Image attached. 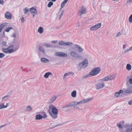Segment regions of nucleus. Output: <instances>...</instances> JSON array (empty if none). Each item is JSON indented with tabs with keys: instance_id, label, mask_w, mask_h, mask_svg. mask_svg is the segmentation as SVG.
Segmentation results:
<instances>
[{
	"instance_id": "1",
	"label": "nucleus",
	"mask_w": 132,
	"mask_h": 132,
	"mask_svg": "<svg viewBox=\"0 0 132 132\" xmlns=\"http://www.w3.org/2000/svg\"><path fill=\"white\" fill-rule=\"evenodd\" d=\"M14 47L13 45H11L9 47L7 48H2V50L4 53H11L14 52L16 51L18 49V48H16L15 49H12Z\"/></svg>"
},
{
	"instance_id": "2",
	"label": "nucleus",
	"mask_w": 132,
	"mask_h": 132,
	"mask_svg": "<svg viewBox=\"0 0 132 132\" xmlns=\"http://www.w3.org/2000/svg\"><path fill=\"white\" fill-rule=\"evenodd\" d=\"M101 71V69L99 67H97L93 69L90 72L92 76H95L100 73Z\"/></svg>"
},
{
	"instance_id": "3",
	"label": "nucleus",
	"mask_w": 132,
	"mask_h": 132,
	"mask_svg": "<svg viewBox=\"0 0 132 132\" xmlns=\"http://www.w3.org/2000/svg\"><path fill=\"white\" fill-rule=\"evenodd\" d=\"M102 80V79L100 80L96 85V87L97 89H101L105 87V83Z\"/></svg>"
},
{
	"instance_id": "4",
	"label": "nucleus",
	"mask_w": 132,
	"mask_h": 132,
	"mask_svg": "<svg viewBox=\"0 0 132 132\" xmlns=\"http://www.w3.org/2000/svg\"><path fill=\"white\" fill-rule=\"evenodd\" d=\"M127 89L123 88V93L125 94H130L132 93V85H126Z\"/></svg>"
},
{
	"instance_id": "5",
	"label": "nucleus",
	"mask_w": 132,
	"mask_h": 132,
	"mask_svg": "<svg viewBox=\"0 0 132 132\" xmlns=\"http://www.w3.org/2000/svg\"><path fill=\"white\" fill-rule=\"evenodd\" d=\"M88 65V60L87 59H85L82 62L80 63L78 65V66L80 68H86Z\"/></svg>"
},
{
	"instance_id": "6",
	"label": "nucleus",
	"mask_w": 132,
	"mask_h": 132,
	"mask_svg": "<svg viewBox=\"0 0 132 132\" xmlns=\"http://www.w3.org/2000/svg\"><path fill=\"white\" fill-rule=\"evenodd\" d=\"M70 54L72 56L77 59H80L82 57L81 55L74 51H71L70 53Z\"/></svg>"
},
{
	"instance_id": "7",
	"label": "nucleus",
	"mask_w": 132,
	"mask_h": 132,
	"mask_svg": "<svg viewBox=\"0 0 132 132\" xmlns=\"http://www.w3.org/2000/svg\"><path fill=\"white\" fill-rule=\"evenodd\" d=\"M59 44L61 46H71L73 45L72 42H65L63 41H60L59 43Z\"/></svg>"
},
{
	"instance_id": "8",
	"label": "nucleus",
	"mask_w": 132,
	"mask_h": 132,
	"mask_svg": "<svg viewBox=\"0 0 132 132\" xmlns=\"http://www.w3.org/2000/svg\"><path fill=\"white\" fill-rule=\"evenodd\" d=\"M126 85H132V76L131 75L127 76L126 79Z\"/></svg>"
},
{
	"instance_id": "9",
	"label": "nucleus",
	"mask_w": 132,
	"mask_h": 132,
	"mask_svg": "<svg viewBox=\"0 0 132 132\" xmlns=\"http://www.w3.org/2000/svg\"><path fill=\"white\" fill-rule=\"evenodd\" d=\"M82 104L81 101L79 102H77L75 101L73 102V106L75 109H78L79 110H82V109L80 108L78 106Z\"/></svg>"
},
{
	"instance_id": "10",
	"label": "nucleus",
	"mask_w": 132,
	"mask_h": 132,
	"mask_svg": "<svg viewBox=\"0 0 132 132\" xmlns=\"http://www.w3.org/2000/svg\"><path fill=\"white\" fill-rule=\"evenodd\" d=\"M115 78V76H109L102 79L103 81H108L114 80Z\"/></svg>"
},
{
	"instance_id": "11",
	"label": "nucleus",
	"mask_w": 132,
	"mask_h": 132,
	"mask_svg": "<svg viewBox=\"0 0 132 132\" xmlns=\"http://www.w3.org/2000/svg\"><path fill=\"white\" fill-rule=\"evenodd\" d=\"M101 24L99 23L95 26H92L90 28V30L91 31L96 30L100 28L101 26Z\"/></svg>"
},
{
	"instance_id": "12",
	"label": "nucleus",
	"mask_w": 132,
	"mask_h": 132,
	"mask_svg": "<svg viewBox=\"0 0 132 132\" xmlns=\"http://www.w3.org/2000/svg\"><path fill=\"white\" fill-rule=\"evenodd\" d=\"M86 10L85 7L83 6H81L79 11V14L80 16H81L82 14H86Z\"/></svg>"
},
{
	"instance_id": "13",
	"label": "nucleus",
	"mask_w": 132,
	"mask_h": 132,
	"mask_svg": "<svg viewBox=\"0 0 132 132\" xmlns=\"http://www.w3.org/2000/svg\"><path fill=\"white\" fill-rule=\"evenodd\" d=\"M55 56L63 57H66L67 56V54L61 52H56L55 53Z\"/></svg>"
},
{
	"instance_id": "14",
	"label": "nucleus",
	"mask_w": 132,
	"mask_h": 132,
	"mask_svg": "<svg viewBox=\"0 0 132 132\" xmlns=\"http://www.w3.org/2000/svg\"><path fill=\"white\" fill-rule=\"evenodd\" d=\"M30 11L31 13H33V17H34L35 15H37V14L36 9L34 7H32L30 9Z\"/></svg>"
},
{
	"instance_id": "15",
	"label": "nucleus",
	"mask_w": 132,
	"mask_h": 132,
	"mask_svg": "<svg viewBox=\"0 0 132 132\" xmlns=\"http://www.w3.org/2000/svg\"><path fill=\"white\" fill-rule=\"evenodd\" d=\"M5 18L8 19H11L12 18L11 13L9 11H7L5 14Z\"/></svg>"
},
{
	"instance_id": "16",
	"label": "nucleus",
	"mask_w": 132,
	"mask_h": 132,
	"mask_svg": "<svg viewBox=\"0 0 132 132\" xmlns=\"http://www.w3.org/2000/svg\"><path fill=\"white\" fill-rule=\"evenodd\" d=\"M93 97H91L89 98H88L83 99L80 101L82 103V104H84L88 102H89L93 100Z\"/></svg>"
},
{
	"instance_id": "17",
	"label": "nucleus",
	"mask_w": 132,
	"mask_h": 132,
	"mask_svg": "<svg viewBox=\"0 0 132 132\" xmlns=\"http://www.w3.org/2000/svg\"><path fill=\"white\" fill-rule=\"evenodd\" d=\"M75 45V47L78 49L79 52L81 53L84 51V49L79 46L77 44H76Z\"/></svg>"
},
{
	"instance_id": "18",
	"label": "nucleus",
	"mask_w": 132,
	"mask_h": 132,
	"mask_svg": "<svg viewBox=\"0 0 132 132\" xmlns=\"http://www.w3.org/2000/svg\"><path fill=\"white\" fill-rule=\"evenodd\" d=\"M38 50L40 52H41L43 53H45V52L44 48L42 46H39L38 47Z\"/></svg>"
},
{
	"instance_id": "19",
	"label": "nucleus",
	"mask_w": 132,
	"mask_h": 132,
	"mask_svg": "<svg viewBox=\"0 0 132 132\" xmlns=\"http://www.w3.org/2000/svg\"><path fill=\"white\" fill-rule=\"evenodd\" d=\"M56 98V96L55 95H54L49 99L48 102L51 103L53 102L55 100Z\"/></svg>"
},
{
	"instance_id": "20",
	"label": "nucleus",
	"mask_w": 132,
	"mask_h": 132,
	"mask_svg": "<svg viewBox=\"0 0 132 132\" xmlns=\"http://www.w3.org/2000/svg\"><path fill=\"white\" fill-rule=\"evenodd\" d=\"M10 97V95H7L4 96L2 98V102H5L7 101Z\"/></svg>"
},
{
	"instance_id": "21",
	"label": "nucleus",
	"mask_w": 132,
	"mask_h": 132,
	"mask_svg": "<svg viewBox=\"0 0 132 132\" xmlns=\"http://www.w3.org/2000/svg\"><path fill=\"white\" fill-rule=\"evenodd\" d=\"M73 106V102H70L67 104L66 105L64 106L63 108L66 109H67V108L71 107L72 106Z\"/></svg>"
},
{
	"instance_id": "22",
	"label": "nucleus",
	"mask_w": 132,
	"mask_h": 132,
	"mask_svg": "<svg viewBox=\"0 0 132 132\" xmlns=\"http://www.w3.org/2000/svg\"><path fill=\"white\" fill-rule=\"evenodd\" d=\"M74 74V73H73L72 72H68V73H65L64 74L63 77V79H65L68 76H69L71 75H73Z\"/></svg>"
},
{
	"instance_id": "23",
	"label": "nucleus",
	"mask_w": 132,
	"mask_h": 132,
	"mask_svg": "<svg viewBox=\"0 0 132 132\" xmlns=\"http://www.w3.org/2000/svg\"><path fill=\"white\" fill-rule=\"evenodd\" d=\"M110 10V6L105 7L104 9V12L105 13H109Z\"/></svg>"
},
{
	"instance_id": "24",
	"label": "nucleus",
	"mask_w": 132,
	"mask_h": 132,
	"mask_svg": "<svg viewBox=\"0 0 132 132\" xmlns=\"http://www.w3.org/2000/svg\"><path fill=\"white\" fill-rule=\"evenodd\" d=\"M132 131V123L126 129V132H131Z\"/></svg>"
},
{
	"instance_id": "25",
	"label": "nucleus",
	"mask_w": 132,
	"mask_h": 132,
	"mask_svg": "<svg viewBox=\"0 0 132 132\" xmlns=\"http://www.w3.org/2000/svg\"><path fill=\"white\" fill-rule=\"evenodd\" d=\"M122 93H123V90L121 89L120 90L119 92H116L115 93V96L117 97H119L120 95V94Z\"/></svg>"
},
{
	"instance_id": "26",
	"label": "nucleus",
	"mask_w": 132,
	"mask_h": 132,
	"mask_svg": "<svg viewBox=\"0 0 132 132\" xmlns=\"http://www.w3.org/2000/svg\"><path fill=\"white\" fill-rule=\"evenodd\" d=\"M32 109L31 106L30 105L28 106L25 109L24 111L27 112H30L32 110Z\"/></svg>"
},
{
	"instance_id": "27",
	"label": "nucleus",
	"mask_w": 132,
	"mask_h": 132,
	"mask_svg": "<svg viewBox=\"0 0 132 132\" xmlns=\"http://www.w3.org/2000/svg\"><path fill=\"white\" fill-rule=\"evenodd\" d=\"M43 118V116L40 114H37L36 115L35 119L36 120H39L42 119Z\"/></svg>"
},
{
	"instance_id": "28",
	"label": "nucleus",
	"mask_w": 132,
	"mask_h": 132,
	"mask_svg": "<svg viewBox=\"0 0 132 132\" xmlns=\"http://www.w3.org/2000/svg\"><path fill=\"white\" fill-rule=\"evenodd\" d=\"M41 61L45 63H48L49 62V60L45 58H42L41 59Z\"/></svg>"
},
{
	"instance_id": "29",
	"label": "nucleus",
	"mask_w": 132,
	"mask_h": 132,
	"mask_svg": "<svg viewBox=\"0 0 132 132\" xmlns=\"http://www.w3.org/2000/svg\"><path fill=\"white\" fill-rule=\"evenodd\" d=\"M37 31L40 34H42L44 31V29L43 27H39Z\"/></svg>"
},
{
	"instance_id": "30",
	"label": "nucleus",
	"mask_w": 132,
	"mask_h": 132,
	"mask_svg": "<svg viewBox=\"0 0 132 132\" xmlns=\"http://www.w3.org/2000/svg\"><path fill=\"white\" fill-rule=\"evenodd\" d=\"M52 73L50 72H47L46 73L45 75H44V77L46 78H48L49 76L50 75H52Z\"/></svg>"
},
{
	"instance_id": "31",
	"label": "nucleus",
	"mask_w": 132,
	"mask_h": 132,
	"mask_svg": "<svg viewBox=\"0 0 132 132\" xmlns=\"http://www.w3.org/2000/svg\"><path fill=\"white\" fill-rule=\"evenodd\" d=\"M68 0H64L61 4V8L60 9V10H61L62 8H63L65 4L67 2Z\"/></svg>"
},
{
	"instance_id": "32",
	"label": "nucleus",
	"mask_w": 132,
	"mask_h": 132,
	"mask_svg": "<svg viewBox=\"0 0 132 132\" xmlns=\"http://www.w3.org/2000/svg\"><path fill=\"white\" fill-rule=\"evenodd\" d=\"M76 91L75 90H73L71 93V96L75 98L76 96Z\"/></svg>"
},
{
	"instance_id": "33",
	"label": "nucleus",
	"mask_w": 132,
	"mask_h": 132,
	"mask_svg": "<svg viewBox=\"0 0 132 132\" xmlns=\"http://www.w3.org/2000/svg\"><path fill=\"white\" fill-rule=\"evenodd\" d=\"M126 69L128 71H130L131 69V66L129 63H128L127 64L126 67Z\"/></svg>"
},
{
	"instance_id": "34",
	"label": "nucleus",
	"mask_w": 132,
	"mask_h": 132,
	"mask_svg": "<svg viewBox=\"0 0 132 132\" xmlns=\"http://www.w3.org/2000/svg\"><path fill=\"white\" fill-rule=\"evenodd\" d=\"M57 113H50V114L52 117L54 119L56 118L57 117Z\"/></svg>"
},
{
	"instance_id": "35",
	"label": "nucleus",
	"mask_w": 132,
	"mask_h": 132,
	"mask_svg": "<svg viewBox=\"0 0 132 132\" xmlns=\"http://www.w3.org/2000/svg\"><path fill=\"white\" fill-rule=\"evenodd\" d=\"M24 13L27 14L29 12L30 10L28 9L27 7L24 8L23 9Z\"/></svg>"
},
{
	"instance_id": "36",
	"label": "nucleus",
	"mask_w": 132,
	"mask_h": 132,
	"mask_svg": "<svg viewBox=\"0 0 132 132\" xmlns=\"http://www.w3.org/2000/svg\"><path fill=\"white\" fill-rule=\"evenodd\" d=\"M55 107L52 104H51L49 106V110H48L50 111V110H52V111Z\"/></svg>"
},
{
	"instance_id": "37",
	"label": "nucleus",
	"mask_w": 132,
	"mask_h": 132,
	"mask_svg": "<svg viewBox=\"0 0 132 132\" xmlns=\"http://www.w3.org/2000/svg\"><path fill=\"white\" fill-rule=\"evenodd\" d=\"M5 108L4 103H1L0 104V109H2L3 108Z\"/></svg>"
},
{
	"instance_id": "38",
	"label": "nucleus",
	"mask_w": 132,
	"mask_h": 132,
	"mask_svg": "<svg viewBox=\"0 0 132 132\" xmlns=\"http://www.w3.org/2000/svg\"><path fill=\"white\" fill-rule=\"evenodd\" d=\"M52 113H58V110L57 109H56L55 107L54 108V109L52 110Z\"/></svg>"
},
{
	"instance_id": "39",
	"label": "nucleus",
	"mask_w": 132,
	"mask_h": 132,
	"mask_svg": "<svg viewBox=\"0 0 132 132\" xmlns=\"http://www.w3.org/2000/svg\"><path fill=\"white\" fill-rule=\"evenodd\" d=\"M90 74V72L89 73V74H88L87 75L84 76L83 77V78L84 79H85L87 78H88V77H91V76H92V75Z\"/></svg>"
},
{
	"instance_id": "40",
	"label": "nucleus",
	"mask_w": 132,
	"mask_h": 132,
	"mask_svg": "<svg viewBox=\"0 0 132 132\" xmlns=\"http://www.w3.org/2000/svg\"><path fill=\"white\" fill-rule=\"evenodd\" d=\"M7 23L5 22L1 24L0 26L3 29L4 27L7 25Z\"/></svg>"
},
{
	"instance_id": "41",
	"label": "nucleus",
	"mask_w": 132,
	"mask_h": 132,
	"mask_svg": "<svg viewBox=\"0 0 132 132\" xmlns=\"http://www.w3.org/2000/svg\"><path fill=\"white\" fill-rule=\"evenodd\" d=\"M53 4V3L52 1L50 2L47 5V6L49 7H50Z\"/></svg>"
},
{
	"instance_id": "42",
	"label": "nucleus",
	"mask_w": 132,
	"mask_h": 132,
	"mask_svg": "<svg viewBox=\"0 0 132 132\" xmlns=\"http://www.w3.org/2000/svg\"><path fill=\"white\" fill-rule=\"evenodd\" d=\"M122 122H120L119 123H118L117 124V126L120 128H123V126L121 124Z\"/></svg>"
},
{
	"instance_id": "43",
	"label": "nucleus",
	"mask_w": 132,
	"mask_h": 132,
	"mask_svg": "<svg viewBox=\"0 0 132 132\" xmlns=\"http://www.w3.org/2000/svg\"><path fill=\"white\" fill-rule=\"evenodd\" d=\"M129 21L130 23L132 22V14L130 15L129 18Z\"/></svg>"
},
{
	"instance_id": "44",
	"label": "nucleus",
	"mask_w": 132,
	"mask_h": 132,
	"mask_svg": "<svg viewBox=\"0 0 132 132\" xmlns=\"http://www.w3.org/2000/svg\"><path fill=\"white\" fill-rule=\"evenodd\" d=\"M44 46L47 48L51 47V46L49 44H44Z\"/></svg>"
},
{
	"instance_id": "45",
	"label": "nucleus",
	"mask_w": 132,
	"mask_h": 132,
	"mask_svg": "<svg viewBox=\"0 0 132 132\" xmlns=\"http://www.w3.org/2000/svg\"><path fill=\"white\" fill-rule=\"evenodd\" d=\"M12 29V27H9L6 29L5 31L8 32L10 31V30H11V29Z\"/></svg>"
},
{
	"instance_id": "46",
	"label": "nucleus",
	"mask_w": 132,
	"mask_h": 132,
	"mask_svg": "<svg viewBox=\"0 0 132 132\" xmlns=\"http://www.w3.org/2000/svg\"><path fill=\"white\" fill-rule=\"evenodd\" d=\"M16 35V32L15 31V32H14L12 35V37L15 38Z\"/></svg>"
},
{
	"instance_id": "47",
	"label": "nucleus",
	"mask_w": 132,
	"mask_h": 132,
	"mask_svg": "<svg viewBox=\"0 0 132 132\" xmlns=\"http://www.w3.org/2000/svg\"><path fill=\"white\" fill-rule=\"evenodd\" d=\"M122 34L121 32L120 31H119L116 35V37H118L120 36Z\"/></svg>"
},
{
	"instance_id": "48",
	"label": "nucleus",
	"mask_w": 132,
	"mask_h": 132,
	"mask_svg": "<svg viewBox=\"0 0 132 132\" xmlns=\"http://www.w3.org/2000/svg\"><path fill=\"white\" fill-rule=\"evenodd\" d=\"M5 56V54L3 53H0V58H3Z\"/></svg>"
},
{
	"instance_id": "49",
	"label": "nucleus",
	"mask_w": 132,
	"mask_h": 132,
	"mask_svg": "<svg viewBox=\"0 0 132 132\" xmlns=\"http://www.w3.org/2000/svg\"><path fill=\"white\" fill-rule=\"evenodd\" d=\"M130 51H131L130 50V48H129V49H127L125 51L123 52V53H126V52H128Z\"/></svg>"
},
{
	"instance_id": "50",
	"label": "nucleus",
	"mask_w": 132,
	"mask_h": 132,
	"mask_svg": "<svg viewBox=\"0 0 132 132\" xmlns=\"http://www.w3.org/2000/svg\"><path fill=\"white\" fill-rule=\"evenodd\" d=\"M42 116L43 118L44 119L46 118L47 117V116L45 113H44V115Z\"/></svg>"
},
{
	"instance_id": "51",
	"label": "nucleus",
	"mask_w": 132,
	"mask_h": 132,
	"mask_svg": "<svg viewBox=\"0 0 132 132\" xmlns=\"http://www.w3.org/2000/svg\"><path fill=\"white\" fill-rule=\"evenodd\" d=\"M2 44L4 46H5L6 45V43L5 42L3 41L2 42Z\"/></svg>"
},
{
	"instance_id": "52",
	"label": "nucleus",
	"mask_w": 132,
	"mask_h": 132,
	"mask_svg": "<svg viewBox=\"0 0 132 132\" xmlns=\"http://www.w3.org/2000/svg\"><path fill=\"white\" fill-rule=\"evenodd\" d=\"M128 104L129 105H132V99L130 101H129L128 102Z\"/></svg>"
},
{
	"instance_id": "53",
	"label": "nucleus",
	"mask_w": 132,
	"mask_h": 132,
	"mask_svg": "<svg viewBox=\"0 0 132 132\" xmlns=\"http://www.w3.org/2000/svg\"><path fill=\"white\" fill-rule=\"evenodd\" d=\"M4 3V2L3 0H0V4H2L3 5Z\"/></svg>"
},
{
	"instance_id": "54",
	"label": "nucleus",
	"mask_w": 132,
	"mask_h": 132,
	"mask_svg": "<svg viewBox=\"0 0 132 132\" xmlns=\"http://www.w3.org/2000/svg\"><path fill=\"white\" fill-rule=\"evenodd\" d=\"M76 27H77L79 28L80 27V24L78 22L76 26Z\"/></svg>"
},
{
	"instance_id": "55",
	"label": "nucleus",
	"mask_w": 132,
	"mask_h": 132,
	"mask_svg": "<svg viewBox=\"0 0 132 132\" xmlns=\"http://www.w3.org/2000/svg\"><path fill=\"white\" fill-rule=\"evenodd\" d=\"M63 11H62V12L61 13V14L59 15V19H60V18H61V17L62 16V15H63Z\"/></svg>"
},
{
	"instance_id": "56",
	"label": "nucleus",
	"mask_w": 132,
	"mask_h": 132,
	"mask_svg": "<svg viewBox=\"0 0 132 132\" xmlns=\"http://www.w3.org/2000/svg\"><path fill=\"white\" fill-rule=\"evenodd\" d=\"M129 124H126L124 125V127L125 128H128L129 126Z\"/></svg>"
},
{
	"instance_id": "57",
	"label": "nucleus",
	"mask_w": 132,
	"mask_h": 132,
	"mask_svg": "<svg viewBox=\"0 0 132 132\" xmlns=\"http://www.w3.org/2000/svg\"><path fill=\"white\" fill-rule=\"evenodd\" d=\"M21 20L22 22H23L24 21V19L23 17L21 19Z\"/></svg>"
},
{
	"instance_id": "58",
	"label": "nucleus",
	"mask_w": 132,
	"mask_h": 132,
	"mask_svg": "<svg viewBox=\"0 0 132 132\" xmlns=\"http://www.w3.org/2000/svg\"><path fill=\"white\" fill-rule=\"evenodd\" d=\"M6 125H2L1 126H0V129L1 128L3 127H5Z\"/></svg>"
},
{
	"instance_id": "59",
	"label": "nucleus",
	"mask_w": 132,
	"mask_h": 132,
	"mask_svg": "<svg viewBox=\"0 0 132 132\" xmlns=\"http://www.w3.org/2000/svg\"><path fill=\"white\" fill-rule=\"evenodd\" d=\"M9 103H7L5 105V108H7L9 106Z\"/></svg>"
},
{
	"instance_id": "60",
	"label": "nucleus",
	"mask_w": 132,
	"mask_h": 132,
	"mask_svg": "<svg viewBox=\"0 0 132 132\" xmlns=\"http://www.w3.org/2000/svg\"><path fill=\"white\" fill-rule=\"evenodd\" d=\"M126 48V45L125 44H123V48L124 49Z\"/></svg>"
},
{
	"instance_id": "61",
	"label": "nucleus",
	"mask_w": 132,
	"mask_h": 132,
	"mask_svg": "<svg viewBox=\"0 0 132 132\" xmlns=\"http://www.w3.org/2000/svg\"><path fill=\"white\" fill-rule=\"evenodd\" d=\"M57 40H53L52 41V43H57Z\"/></svg>"
},
{
	"instance_id": "62",
	"label": "nucleus",
	"mask_w": 132,
	"mask_h": 132,
	"mask_svg": "<svg viewBox=\"0 0 132 132\" xmlns=\"http://www.w3.org/2000/svg\"><path fill=\"white\" fill-rule=\"evenodd\" d=\"M127 3L130 2V3H132V0H127Z\"/></svg>"
},
{
	"instance_id": "63",
	"label": "nucleus",
	"mask_w": 132,
	"mask_h": 132,
	"mask_svg": "<svg viewBox=\"0 0 132 132\" xmlns=\"http://www.w3.org/2000/svg\"><path fill=\"white\" fill-rule=\"evenodd\" d=\"M131 51H132V46L129 48Z\"/></svg>"
},
{
	"instance_id": "64",
	"label": "nucleus",
	"mask_w": 132,
	"mask_h": 132,
	"mask_svg": "<svg viewBox=\"0 0 132 132\" xmlns=\"http://www.w3.org/2000/svg\"><path fill=\"white\" fill-rule=\"evenodd\" d=\"M118 0H112V1H118Z\"/></svg>"
}]
</instances>
